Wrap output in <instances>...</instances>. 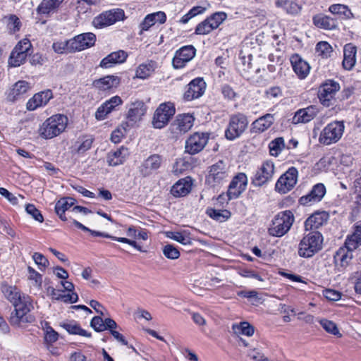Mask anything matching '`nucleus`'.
I'll list each match as a JSON object with an SVG mask.
<instances>
[{"label":"nucleus","instance_id":"f257e3e1","mask_svg":"<svg viewBox=\"0 0 361 361\" xmlns=\"http://www.w3.org/2000/svg\"><path fill=\"white\" fill-rule=\"evenodd\" d=\"M1 291L14 306V310L9 317V322L12 326L24 327L27 324L35 322V317L30 314L33 306L28 298L22 296L16 286L3 284Z\"/></svg>","mask_w":361,"mask_h":361},{"label":"nucleus","instance_id":"f03ea898","mask_svg":"<svg viewBox=\"0 0 361 361\" xmlns=\"http://www.w3.org/2000/svg\"><path fill=\"white\" fill-rule=\"evenodd\" d=\"M68 123V118L62 114H56L47 118L39 129L40 135L51 139L63 132Z\"/></svg>","mask_w":361,"mask_h":361},{"label":"nucleus","instance_id":"7ed1b4c3","mask_svg":"<svg viewBox=\"0 0 361 361\" xmlns=\"http://www.w3.org/2000/svg\"><path fill=\"white\" fill-rule=\"evenodd\" d=\"M322 235L319 232H311L303 237L299 244L298 254L302 257H311L322 247Z\"/></svg>","mask_w":361,"mask_h":361},{"label":"nucleus","instance_id":"20e7f679","mask_svg":"<svg viewBox=\"0 0 361 361\" xmlns=\"http://www.w3.org/2000/svg\"><path fill=\"white\" fill-rule=\"evenodd\" d=\"M294 222V216L291 211L286 210L279 213L272 220L269 233L275 237L284 235L291 228Z\"/></svg>","mask_w":361,"mask_h":361},{"label":"nucleus","instance_id":"39448f33","mask_svg":"<svg viewBox=\"0 0 361 361\" xmlns=\"http://www.w3.org/2000/svg\"><path fill=\"white\" fill-rule=\"evenodd\" d=\"M228 167L222 160L214 164L209 167V173L206 177V183L211 187L223 185L228 178Z\"/></svg>","mask_w":361,"mask_h":361},{"label":"nucleus","instance_id":"423d86ee","mask_svg":"<svg viewBox=\"0 0 361 361\" xmlns=\"http://www.w3.org/2000/svg\"><path fill=\"white\" fill-rule=\"evenodd\" d=\"M248 121L245 115L238 114L231 116L228 128L225 131L226 137L230 140L238 137L245 130Z\"/></svg>","mask_w":361,"mask_h":361},{"label":"nucleus","instance_id":"0eeeda50","mask_svg":"<svg viewBox=\"0 0 361 361\" xmlns=\"http://www.w3.org/2000/svg\"><path fill=\"white\" fill-rule=\"evenodd\" d=\"M344 130L343 121H334L328 124L322 131L319 142L324 145H330L337 142L342 136Z\"/></svg>","mask_w":361,"mask_h":361},{"label":"nucleus","instance_id":"6e6552de","mask_svg":"<svg viewBox=\"0 0 361 361\" xmlns=\"http://www.w3.org/2000/svg\"><path fill=\"white\" fill-rule=\"evenodd\" d=\"M175 111V107L171 102L160 104L153 117L154 127L159 129L164 128L174 115Z\"/></svg>","mask_w":361,"mask_h":361},{"label":"nucleus","instance_id":"1a4fd4ad","mask_svg":"<svg viewBox=\"0 0 361 361\" xmlns=\"http://www.w3.org/2000/svg\"><path fill=\"white\" fill-rule=\"evenodd\" d=\"M124 11L122 9L116 8L103 12L93 20V25L95 27L102 28L113 25L116 21L123 20Z\"/></svg>","mask_w":361,"mask_h":361},{"label":"nucleus","instance_id":"9d476101","mask_svg":"<svg viewBox=\"0 0 361 361\" xmlns=\"http://www.w3.org/2000/svg\"><path fill=\"white\" fill-rule=\"evenodd\" d=\"M297 180L298 170L295 167H291L279 178L276 183V190L285 194L295 186Z\"/></svg>","mask_w":361,"mask_h":361},{"label":"nucleus","instance_id":"9b49d317","mask_svg":"<svg viewBox=\"0 0 361 361\" xmlns=\"http://www.w3.org/2000/svg\"><path fill=\"white\" fill-rule=\"evenodd\" d=\"M274 173V163L271 161H266L257 171L252 183L255 186L261 187L272 178Z\"/></svg>","mask_w":361,"mask_h":361},{"label":"nucleus","instance_id":"f8f14e48","mask_svg":"<svg viewBox=\"0 0 361 361\" xmlns=\"http://www.w3.org/2000/svg\"><path fill=\"white\" fill-rule=\"evenodd\" d=\"M247 178L245 173H238L231 180L228 186L226 197L228 200L235 199L245 190Z\"/></svg>","mask_w":361,"mask_h":361},{"label":"nucleus","instance_id":"ddd939ff","mask_svg":"<svg viewBox=\"0 0 361 361\" xmlns=\"http://www.w3.org/2000/svg\"><path fill=\"white\" fill-rule=\"evenodd\" d=\"M96 41V36L92 32L78 35L68 40L71 51H81L93 46Z\"/></svg>","mask_w":361,"mask_h":361},{"label":"nucleus","instance_id":"4468645a","mask_svg":"<svg viewBox=\"0 0 361 361\" xmlns=\"http://www.w3.org/2000/svg\"><path fill=\"white\" fill-rule=\"evenodd\" d=\"M339 89L340 85L338 82L334 80H327L319 91V99L322 104L327 107L332 105L331 100Z\"/></svg>","mask_w":361,"mask_h":361},{"label":"nucleus","instance_id":"2eb2a0df","mask_svg":"<svg viewBox=\"0 0 361 361\" xmlns=\"http://www.w3.org/2000/svg\"><path fill=\"white\" fill-rule=\"evenodd\" d=\"M208 142V136L204 133H195L185 142V152L195 154L202 151Z\"/></svg>","mask_w":361,"mask_h":361},{"label":"nucleus","instance_id":"dca6fc26","mask_svg":"<svg viewBox=\"0 0 361 361\" xmlns=\"http://www.w3.org/2000/svg\"><path fill=\"white\" fill-rule=\"evenodd\" d=\"M195 49L192 45L185 46L176 52L172 63L175 68H183L185 63L195 56Z\"/></svg>","mask_w":361,"mask_h":361},{"label":"nucleus","instance_id":"f3484780","mask_svg":"<svg viewBox=\"0 0 361 361\" xmlns=\"http://www.w3.org/2000/svg\"><path fill=\"white\" fill-rule=\"evenodd\" d=\"M326 193V188L322 183L316 184L310 193L301 197L299 202L303 206H310L315 202L321 201Z\"/></svg>","mask_w":361,"mask_h":361},{"label":"nucleus","instance_id":"a211bd4d","mask_svg":"<svg viewBox=\"0 0 361 361\" xmlns=\"http://www.w3.org/2000/svg\"><path fill=\"white\" fill-rule=\"evenodd\" d=\"M206 83L202 78H197L192 80L188 85L184 93V99L190 101L201 97L204 92Z\"/></svg>","mask_w":361,"mask_h":361},{"label":"nucleus","instance_id":"6ab92c4d","mask_svg":"<svg viewBox=\"0 0 361 361\" xmlns=\"http://www.w3.org/2000/svg\"><path fill=\"white\" fill-rule=\"evenodd\" d=\"M163 162L162 157L159 154H152L146 159L140 166V172L143 176H147L153 171L159 169Z\"/></svg>","mask_w":361,"mask_h":361},{"label":"nucleus","instance_id":"aec40b11","mask_svg":"<svg viewBox=\"0 0 361 361\" xmlns=\"http://www.w3.org/2000/svg\"><path fill=\"white\" fill-rule=\"evenodd\" d=\"M53 94L50 90L35 94L27 103V109L33 111L39 106L47 104L52 98Z\"/></svg>","mask_w":361,"mask_h":361},{"label":"nucleus","instance_id":"412c9836","mask_svg":"<svg viewBox=\"0 0 361 361\" xmlns=\"http://www.w3.org/2000/svg\"><path fill=\"white\" fill-rule=\"evenodd\" d=\"M317 113L318 110L314 106L299 109L293 117L292 122L294 124L308 123L317 116Z\"/></svg>","mask_w":361,"mask_h":361},{"label":"nucleus","instance_id":"4be33fe9","mask_svg":"<svg viewBox=\"0 0 361 361\" xmlns=\"http://www.w3.org/2000/svg\"><path fill=\"white\" fill-rule=\"evenodd\" d=\"M329 214L324 211L316 212L305 221V230L317 229L329 219Z\"/></svg>","mask_w":361,"mask_h":361},{"label":"nucleus","instance_id":"5701e85b","mask_svg":"<svg viewBox=\"0 0 361 361\" xmlns=\"http://www.w3.org/2000/svg\"><path fill=\"white\" fill-rule=\"evenodd\" d=\"M128 54L123 50H118L112 52L104 57L100 62L99 66L104 68H109L116 64L122 63L126 61Z\"/></svg>","mask_w":361,"mask_h":361},{"label":"nucleus","instance_id":"b1692460","mask_svg":"<svg viewBox=\"0 0 361 361\" xmlns=\"http://www.w3.org/2000/svg\"><path fill=\"white\" fill-rule=\"evenodd\" d=\"M353 257V255L351 252L341 247L334 256L335 265L339 271H341L349 264Z\"/></svg>","mask_w":361,"mask_h":361},{"label":"nucleus","instance_id":"393cba45","mask_svg":"<svg viewBox=\"0 0 361 361\" xmlns=\"http://www.w3.org/2000/svg\"><path fill=\"white\" fill-rule=\"evenodd\" d=\"M129 155L128 148L123 146L115 151H111L108 153L106 161L109 166H116L123 163L125 159Z\"/></svg>","mask_w":361,"mask_h":361},{"label":"nucleus","instance_id":"a878e982","mask_svg":"<svg viewBox=\"0 0 361 361\" xmlns=\"http://www.w3.org/2000/svg\"><path fill=\"white\" fill-rule=\"evenodd\" d=\"M290 62L294 72L300 79L307 77L310 67L305 61L302 60L298 54H295L291 57Z\"/></svg>","mask_w":361,"mask_h":361},{"label":"nucleus","instance_id":"bb28decb","mask_svg":"<svg viewBox=\"0 0 361 361\" xmlns=\"http://www.w3.org/2000/svg\"><path fill=\"white\" fill-rule=\"evenodd\" d=\"M274 121L273 114H267L256 119L252 123V131L255 133H261L267 130Z\"/></svg>","mask_w":361,"mask_h":361},{"label":"nucleus","instance_id":"cd10ccee","mask_svg":"<svg viewBox=\"0 0 361 361\" xmlns=\"http://www.w3.org/2000/svg\"><path fill=\"white\" fill-rule=\"evenodd\" d=\"M194 118L190 114L178 115L173 123L176 126V130L180 133L188 132L193 126Z\"/></svg>","mask_w":361,"mask_h":361},{"label":"nucleus","instance_id":"c85d7f7f","mask_svg":"<svg viewBox=\"0 0 361 361\" xmlns=\"http://www.w3.org/2000/svg\"><path fill=\"white\" fill-rule=\"evenodd\" d=\"M314 24L326 30H333L337 27V20L330 16L324 14H318L313 17Z\"/></svg>","mask_w":361,"mask_h":361},{"label":"nucleus","instance_id":"c756f323","mask_svg":"<svg viewBox=\"0 0 361 361\" xmlns=\"http://www.w3.org/2000/svg\"><path fill=\"white\" fill-rule=\"evenodd\" d=\"M356 47L348 44L344 47L343 66L346 70H350L355 63Z\"/></svg>","mask_w":361,"mask_h":361},{"label":"nucleus","instance_id":"7c9ffc66","mask_svg":"<svg viewBox=\"0 0 361 361\" xmlns=\"http://www.w3.org/2000/svg\"><path fill=\"white\" fill-rule=\"evenodd\" d=\"M119 82L120 79L118 77L114 75H107L94 80L93 85L101 90H106L113 87H116Z\"/></svg>","mask_w":361,"mask_h":361},{"label":"nucleus","instance_id":"2f4dec72","mask_svg":"<svg viewBox=\"0 0 361 361\" xmlns=\"http://www.w3.org/2000/svg\"><path fill=\"white\" fill-rule=\"evenodd\" d=\"M361 243V226H355L354 233L348 235L345 242V247L353 253V251L357 249Z\"/></svg>","mask_w":361,"mask_h":361},{"label":"nucleus","instance_id":"473e14b6","mask_svg":"<svg viewBox=\"0 0 361 361\" xmlns=\"http://www.w3.org/2000/svg\"><path fill=\"white\" fill-rule=\"evenodd\" d=\"M145 104L141 101H137L130 104L127 118L130 121L135 122L145 114Z\"/></svg>","mask_w":361,"mask_h":361},{"label":"nucleus","instance_id":"72a5a7b5","mask_svg":"<svg viewBox=\"0 0 361 361\" xmlns=\"http://www.w3.org/2000/svg\"><path fill=\"white\" fill-rule=\"evenodd\" d=\"M30 88L29 84L27 82L24 80H20L17 82L11 90L10 93L8 94V98L10 101L16 100L19 96L27 92L28 89Z\"/></svg>","mask_w":361,"mask_h":361},{"label":"nucleus","instance_id":"f704fd0d","mask_svg":"<svg viewBox=\"0 0 361 361\" xmlns=\"http://www.w3.org/2000/svg\"><path fill=\"white\" fill-rule=\"evenodd\" d=\"M232 330L233 334L238 336L240 335L252 336L255 333V327L247 322H241L238 324H233L232 325Z\"/></svg>","mask_w":361,"mask_h":361},{"label":"nucleus","instance_id":"c9c22d12","mask_svg":"<svg viewBox=\"0 0 361 361\" xmlns=\"http://www.w3.org/2000/svg\"><path fill=\"white\" fill-rule=\"evenodd\" d=\"M275 4L276 7L283 8L290 15H297L301 10V6L293 1L276 0Z\"/></svg>","mask_w":361,"mask_h":361},{"label":"nucleus","instance_id":"e433bc0d","mask_svg":"<svg viewBox=\"0 0 361 361\" xmlns=\"http://www.w3.org/2000/svg\"><path fill=\"white\" fill-rule=\"evenodd\" d=\"M65 330L71 334L80 335L90 338L91 334L82 329L80 326L75 321L64 322L61 325Z\"/></svg>","mask_w":361,"mask_h":361},{"label":"nucleus","instance_id":"4c0bfd02","mask_svg":"<svg viewBox=\"0 0 361 361\" xmlns=\"http://www.w3.org/2000/svg\"><path fill=\"white\" fill-rule=\"evenodd\" d=\"M63 0H43L38 6L37 11L39 14H49L59 7Z\"/></svg>","mask_w":361,"mask_h":361},{"label":"nucleus","instance_id":"58836bf2","mask_svg":"<svg viewBox=\"0 0 361 361\" xmlns=\"http://www.w3.org/2000/svg\"><path fill=\"white\" fill-rule=\"evenodd\" d=\"M329 10L331 13L338 15L342 18L350 19L353 17V13L348 7L343 4L331 5Z\"/></svg>","mask_w":361,"mask_h":361},{"label":"nucleus","instance_id":"ea45409f","mask_svg":"<svg viewBox=\"0 0 361 361\" xmlns=\"http://www.w3.org/2000/svg\"><path fill=\"white\" fill-rule=\"evenodd\" d=\"M93 142V138L91 136L84 135L80 137L75 144V150L79 154H82L90 149Z\"/></svg>","mask_w":361,"mask_h":361},{"label":"nucleus","instance_id":"a19ab883","mask_svg":"<svg viewBox=\"0 0 361 361\" xmlns=\"http://www.w3.org/2000/svg\"><path fill=\"white\" fill-rule=\"evenodd\" d=\"M155 63L150 61L147 64H141L136 71V76L139 78L145 79L148 78L154 71Z\"/></svg>","mask_w":361,"mask_h":361},{"label":"nucleus","instance_id":"79ce46f5","mask_svg":"<svg viewBox=\"0 0 361 361\" xmlns=\"http://www.w3.org/2000/svg\"><path fill=\"white\" fill-rule=\"evenodd\" d=\"M190 190V185L188 183H183L182 180H179L171 188V193L175 197L185 196L189 193Z\"/></svg>","mask_w":361,"mask_h":361},{"label":"nucleus","instance_id":"37998d69","mask_svg":"<svg viewBox=\"0 0 361 361\" xmlns=\"http://www.w3.org/2000/svg\"><path fill=\"white\" fill-rule=\"evenodd\" d=\"M207 214L212 219L223 222L231 216V212L226 209L217 210L212 208L207 209Z\"/></svg>","mask_w":361,"mask_h":361},{"label":"nucleus","instance_id":"c03bdc74","mask_svg":"<svg viewBox=\"0 0 361 361\" xmlns=\"http://www.w3.org/2000/svg\"><path fill=\"white\" fill-rule=\"evenodd\" d=\"M27 56V54L23 53V51L13 50L8 60V63L13 67L20 66L25 62Z\"/></svg>","mask_w":361,"mask_h":361},{"label":"nucleus","instance_id":"a18cd8bd","mask_svg":"<svg viewBox=\"0 0 361 361\" xmlns=\"http://www.w3.org/2000/svg\"><path fill=\"white\" fill-rule=\"evenodd\" d=\"M166 236L184 245H191L192 243L190 238L185 235V232L168 231L166 232Z\"/></svg>","mask_w":361,"mask_h":361},{"label":"nucleus","instance_id":"49530a36","mask_svg":"<svg viewBox=\"0 0 361 361\" xmlns=\"http://www.w3.org/2000/svg\"><path fill=\"white\" fill-rule=\"evenodd\" d=\"M284 140L283 137H277L272 140L269 145L271 155L277 157L284 148Z\"/></svg>","mask_w":361,"mask_h":361},{"label":"nucleus","instance_id":"de8ad7c7","mask_svg":"<svg viewBox=\"0 0 361 361\" xmlns=\"http://www.w3.org/2000/svg\"><path fill=\"white\" fill-rule=\"evenodd\" d=\"M319 323L326 332L338 337L341 336V334L340 333L337 325L334 322L323 319L320 320Z\"/></svg>","mask_w":361,"mask_h":361},{"label":"nucleus","instance_id":"09e8293b","mask_svg":"<svg viewBox=\"0 0 361 361\" xmlns=\"http://www.w3.org/2000/svg\"><path fill=\"white\" fill-rule=\"evenodd\" d=\"M214 29L215 25H212V24L207 18L206 20H204V21L197 25L195 29V34L207 35Z\"/></svg>","mask_w":361,"mask_h":361},{"label":"nucleus","instance_id":"8fccbe9b","mask_svg":"<svg viewBox=\"0 0 361 361\" xmlns=\"http://www.w3.org/2000/svg\"><path fill=\"white\" fill-rule=\"evenodd\" d=\"M316 51L323 58H327L330 56V54L332 52V47L326 42H319L316 46Z\"/></svg>","mask_w":361,"mask_h":361},{"label":"nucleus","instance_id":"3c124183","mask_svg":"<svg viewBox=\"0 0 361 361\" xmlns=\"http://www.w3.org/2000/svg\"><path fill=\"white\" fill-rule=\"evenodd\" d=\"M75 200L71 197L63 198L59 200L55 206V210L66 211L74 204Z\"/></svg>","mask_w":361,"mask_h":361},{"label":"nucleus","instance_id":"603ef678","mask_svg":"<svg viewBox=\"0 0 361 361\" xmlns=\"http://www.w3.org/2000/svg\"><path fill=\"white\" fill-rule=\"evenodd\" d=\"M5 18L8 19L7 26L11 31L16 32L20 30L21 23L16 15H10L8 17H5Z\"/></svg>","mask_w":361,"mask_h":361},{"label":"nucleus","instance_id":"864d4df0","mask_svg":"<svg viewBox=\"0 0 361 361\" xmlns=\"http://www.w3.org/2000/svg\"><path fill=\"white\" fill-rule=\"evenodd\" d=\"M25 210L27 212V213L30 215L32 216V217L42 223L44 221V217L42 216V214H41V212L35 207V206L34 204H27L25 207Z\"/></svg>","mask_w":361,"mask_h":361},{"label":"nucleus","instance_id":"5fc2aeb1","mask_svg":"<svg viewBox=\"0 0 361 361\" xmlns=\"http://www.w3.org/2000/svg\"><path fill=\"white\" fill-rule=\"evenodd\" d=\"M163 253L165 257L171 259H178L180 256L179 251L172 245H166L163 248Z\"/></svg>","mask_w":361,"mask_h":361},{"label":"nucleus","instance_id":"6e6d98bb","mask_svg":"<svg viewBox=\"0 0 361 361\" xmlns=\"http://www.w3.org/2000/svg\"><path fill=\"white\" fill-rule=\"evenodd\" d=\"M68 294H58L55 300H61L66 303H75L78 300V295L75 292H71Z\"/></svg>","mask_w":361,"mask_h":361},{"label":"nucleus","instance_id":"4d7b16f0","mask_svg":"<svg viewBox=\"0 0 361 361\" xmlns=\"http://www.w3.org/2000/svg\"><path fill=\"white\" fill-rule=\"evenodd\" d=\"M226 15L225 13L219 12L213 14L207 19L212 24V25H215V29L217 28L219 25L226 19Z\"/></svg>","mask_w":361,"mask_h":361},{"label":"nucleus","instance_id":"13d9d810","mask_svg":"<svg viewBox=\"0 0 361 361\" xmlns=\"http://www.w3.org/2000/svg\"><path fill=\"white\" fill-rule=\"evenodd\" d=\"M90 326L97 332L105 330L104 321L99 316L94 317L92 319Z\"/></svg>","mask_w":361,"mask_h":361},{"label":"nucleus","instance_id":"bf43d9fd","mask_svg":"<svg viewBox=\"0 0 361 361\" xmlns=\"http://www.w3.org/2000/svg\"><path fill=\"white\" fill-rule=\"evenodd\" d=\"M31 47L32 44L27 39H24L16 45L13 50L16 51H23V53L28 54V51Z\"/></svg>","mask_w":361,"mask_h":361},{"label":"nucleus","instance_id":"052dcab7","mask_svg":"<svg viewBox=\"0 0 361 361\" xmlns=\"http://www.w3.org/2000/svg\"><path fill=\"white\" fill-rule=\"evenodd\" d=\"M122 104V99L118 96H115L111 98L109 100L106 101L104 104V107L106 109H108L109 112H111L114 109V108Z\"/></svg>","mask_w":361,"mask_h":361},{"label":"nucleus","instance_id":"680f3d73","mask_svg":"<svg viewBox=\"0 0 361 361\" xmlns=\"http://www.w3.org/2000/svg\"><path fill=\"white\" fill-rule=\"evenodd\" d=\"M154 16L151 13L147 15L143 20V21L140 23L141 31L140 34L143 30H147L150 27L154 25L156 23V20H154Z\"/></svg>","mask_w":361,"mask_h":361},{"label":"nucleus","instance_id":"e2e57ef3","mask_svg":"<svg viewBox=\"0 0 361 361\" xmlns=\"http://www.w3.org/2000/svg\"><path fill=\"white\" fill-rule=\"evenodd\" d=\"M324 297L331 301H338L341 298V293L339 291L332 290V289H326L324 290Z\"/></svg>","mask_w":361,"mask_h":361},{"label":"nucleus","instance_id":"0e129e2a","mask_svg":"<svg viewBox=\"0 0 361 361\" xmlns=\"http://www.w3.org/2000/svg\"><path fill=\"white\" fill-rule=\"evenodd\" d=\"M32 258L37 264L44 268L47 267L49 264L48 259L41 253L35 252L32 255Z\"/></svg>","mask_w":361,"mask_h":361},{"label":"nucleus","instance_id":"69168bd1","mask_svg":"<svg viewBox=\"0 0 361 361\" xmlns=\"http://www.w3.org/2000/svg\"><path fill=\"white\" fill-rule=\"evenodd\" d=\"M52 47L55 52L58 54H62L66 49H70V45L68 41L65 42H55L53 44Z\"/></svg>","mask_w":361,"mask_h":361},{"label":"nucleus","instance_id":"338daca9","mask_svg":"<svg viewBox=\"0 0 361 361\" xmlns=\"http://www.w3.org/2000/svg\"><path fill=\"white\" fill-rule=\"evenodd\" d=\"M0 194L13 204L17 203V197L4 188H0Z\"/></svg>","mask_w":361,"mask_h":361},{"label":"nucleus","instance_id":"774afa93","mask_svg":"<svg viewBox=\"0 0 361 361\" xmlns=\"http://www.w3.org/2000/svg\"><path fill=\"white\" fill-rule=\"evenodd\" d=\"M58 339V334L54 330H53L51 327L47 331L45 334V340L49 343H54Z\"/></svg>","mask_w":361,"mask_h":361}]
</instances>
